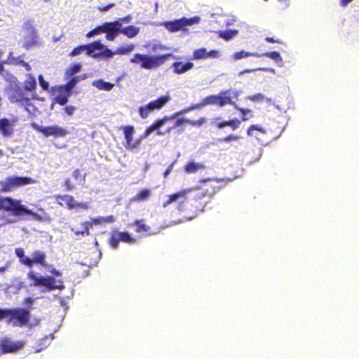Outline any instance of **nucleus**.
Listing matches in <instances>:
<instances>
[{
	"instance_id": "nucleus-1",
	"label": "nucleus",
	"mask_w": 359,
	"mask_h": 359,
	"mask_svg": "<svg viewBox=\"0 0 359 359\" xmlns=\"http://www.w3.org/2000/svg\"><path fill=\"white\" fill-rule=\"evenodd\" d=\"M241 92L238 90L228 89L222 90L218 95H211L205 97L201 103L191 105L189 110L196 109L206 105H217L222 107L226 104H230L236 107V102L238 100Z\"/></svg>"
},
{
	"instance_id": "nucleus-2",
	"label": "nucleus",
	"mask_w": 359,
	"mask_h": 359,
	"mask_svg": "<svg viewBox=\"0 0 359 359\" xmlns=\"http://www.w3.org/2000/svg\"><path fill=\"white\" fill-rule=\"evenodd\" d=\"M31 312L29 309L16 307L0 308V320H6L13 327H24L29 325Z\"/></svg>"
},
{
	"instance_id": "nucleus-3",
	"label": "nucleus",
	"mask_w": 359,
	"mask_h": 359,
	"mask_svg": "<svg viewBox=\"0 0 359 359\" xmlns=\"http://www.w3.org/2000/svg\"><path fill=\"white\" fill-rule=\"evenodd\" d=\"M0 210L11 212L15 217L29 215L36 220L41 219V217L36 212L22 205L20 200L10 196L0 198Z\"/></svg>"
},
{
	"instance_id": "nucleus-4",
	"label": "nucleus",
	"mask_w": 359,
	"mask_h": 359,
	"mask_svg": "<svg viewBox=\"0 0 359 359\" xmlns=\"http://www.w3.org/2000/svg\"><path fill=\"white\" fill-rule=\"evenodd\" d=\"M169 58L177 59L176 56L172 53L154 55L135 53L133 57L130 59V62L135 64H140L142 69H153L164 64Z\"/></svg>"
},
{
	"instance_id": "nucleus-5",
	"label": "nucleus",
	"mask_w": 359,
	"mask_h": 359,
	"mask_svg": "<svg viewBox=\"0 0 359 359\" xmlns=\"http://www.w3.org/2000/svg\"><path fill=\"white\" fill-rule=\"evenodd\" d=\"M34 182L35 180L31 177L10 176L4 180L0 181V191L1 192H11L16 188L34 184Z\"/></svg>"
},
{
	"instance_id": "nucleus-6",
	"label": "nucleus",
	"mask_w": 359,
	"mask_h": 359,
	"mask_svg": "<svg viewBox=\"0 0 359 359\" xmlns=\"http://www.w3.org/2000/svg\"><path fill=\"white\" fill-rule=\"evenodd\" d=\"M170 100V95L169 94H166L158 97L155 100L149 102L145 105L140 106L138 108V112L140 117L143 119L147 118L150 114L155 111L161 109Z\"/></svg>"
},
{
	"instance_id": "nucleus-7",
	"label": "nucleus",
	"mask_w": 359,
	"mask_h": 359,
	"mask_svg": "<svg viewBox=\"0 0 359 359\" xmlns=\"http://www.w3.org/2000/svg\"><path fill=\"white\" fill-rule=\"evenodd\" d=\"M115 222V217L113 215L107 217H97L92 218L90 222H83L81 223L82 230L72 229V231L76 236H86L90 235L89 229L93 225H103L105 224H111Z\"/></svg>"
},
{
	"instance_id": "nucleus-8",
	"label": "nucleus",
	"mask_w": 359,
	"mask_h": 359,
	"mask_svg": "<svg viewBox=\"0 0 359 359\" xmlns=\"http://www.w3.org/2000/svg\"><path fill=\"white\" fill-rule=\"evenodd\" d=\"M31 127L44 137H53L55 138L64 137L68 134V130L57 125L41 126L36 123H32Z\"/></svg>"
},
{
	"instance_id": "nucleus-9",
	"label": "nucleus",
	"mask_w": 359,
	"mask_h": 359,
	"mask_svg": "<svg viewBox=\"0 0 359 359\" xmlns=\"http://www.w3.org/2000/svg\"><path fill=\"white\" fill-rule=\"evenodd\" d=\"M23 29L26 32V34L23 36L22 47L26 50H29L34 46H38L40 42V38L37 30L30 21L25 22Z\"/></svg>"
},
{
	"instance_id": "nucleus-10",
	"label": "nucleus",
	"mask_w": 359,
	"mask_h": 359,
	"mask_svg": "<svg viewBox=\"0 0 359 359\" xmlns=\"http://www.w3.org/2000/svg\"><path fill=\"white\" fill-rule=\"evenodd\" d=\"M200 18L198 16L192 17L190 18H182L172 21H165L163 25L170 32H175L181 29H184L185 27L191 26L199 22Z\"/></svg>"
},
{
	"instance_id": "nucleus-11",
	"label": "nucleus",
	"mask_w": 359,
	"mask_h": 359,
	"mask_svg": "<svg viewBox=\"0 0 359 359\" xmlns=\"http://www.w3.org/2000/svg\"><path fill=\"white\" fill-rule=\"evenodd\" d=\"M8 100L12 103L25 104L29 101L20 83H11L6 89Z\"/></svg>"
},
{
	"instance_id": "nucleus-12",
	"label": "nucleus",
	"mask_w": 359,
	"mask_h": 359,
	"mask_svg": "<svg viewBox=\"0 0 359 359\" xmlns=\"http://www.w3.org/2000/svg\"><path fill=\"white\" fill-rule=\"evenodd\" d=\"M25 345L23 340L13 341L11 338L4 337L0 339V354L14 353L22 349Z\"/></svg>"
},
{
	"instance_id": "nucleus-13",
	"label": "nucleus",
	"mask_w": 359,
	"mask_h": 359,
	"mask_svg": "<svg viewBox=\"0 0 359 359\" xmlns=\"http://www.w3.org/2000/svg\"><path fill=\"white\" fill-rule=\"evenodd\" d=\"M177 116V114H174L172 116H165L162 118L157 119L156 121H154L151 125H150L149 127L146 128L143 134L142 135V137L140 138H146L148 136L151 135V133L156 130V134L158 135H163L165 134V133H163L159 130V128L165 125V123L172 121L173 119L175 118Z\"/></svg>"
},
{
	"instance_id": "nucleus-14",
	"label": "nucleus",
	"mask_w": 359,
	"mask_h": 359,
	"mask_svg": "<svg viewBox=\"0 0 359 359\" xmlns=\"http://www.w3.org/2000/svg\"><path fill=\"white\" fill-rule=\"evenodd\" d=\"M123 132L125 138L124 147L128 150L137 149L141 144L142 138L133 141L135 128L133 126H126L123 127Z\"/></svg>"
},
{
	"instance_id": "nucleus-15",
	"label": "nucleus",
	"mask_w": 359,
	"mask_h": 359,
	"mask_svg": "<svg viewBox=\"0 0 359 359\" xmlns=\"http://www.w3.org/2000/svg\"><path fill=\"white\" fill-rule=\"evenodd\" d=\"M122 26L120 20H115L111 22H105L102 25V33H106V39L113 41L116 36L121 33L120 27Z\"/></svg>"
},
{
	"instance_id": "nucleus-16",
	"label": "nucleus",
	"mask_w": 359,
	"mask_h": 359,
	"mask_svg": "<svg viewBox=\"0 0 359 359\" xmlns=\"http://www.w3.org/2000/svg\"><path fill=\"white\" fill-rule=\"evenodd\" d=\"M17 118L0 119V133L4 137H11L14 132V126L17 122Z\"/></svg>"
},
{
	"instance_id": "nucleus-17",
	"label": "nucleus",
	"mask_w": 359,
	"mask_h": 359,
	"mask_svg": "<svg viewBox=\"0 0 359 359\" xmlns=\"http://www.w3.org/2000/svg\"><path fill=\"white\" fill-rule=\"evenodd\" d=\"M56 198L64 201L69 210L73 208L87 210L88 208V205L86 203H78L74 200V197L70 195H57L56 196Z\"/></svg>"
},
{
	"instance_id": "nucleus-18",
	"label": "nucleus",
	"mask_w": 359,
	"mask_h": 359,
	"mask_svg": "<svg viewBox=\"0 0 359 359\" xmlns=\"http://www.w3.org/2000/svg\"><path fill=\"white\" fill-rule=\"evenodd\" d=\"M215 187L211 184H204L196 193L194 198L196 201L202 200L203 198H211L215 194Z\"/></svg>"
},
{
	"instance_id": "nucleus-19",
	"label": "nucleus",
	"mask_w": 359,
	"mask_h": 359,
	"mask_svg": "<svg viewBox=\"0 0 359 359\" xmlns=\"http://www.w3.org/2000/svg\"><path fill=\"white\" fill-rule=\"evenodd\" d=\"M46 254L39 250H34L32 253V258H29V262L27 263V267L32 268L34 264H39L42 266H46L47 263L46 261Z\"/></svg>"
},
{
	"instance_id": "nucleus-20",
	"label": "nucleus",
	"mask_w": 359,
	"mask_h": 359,
	"mask_svg": "<svg viewBox=\"0 0 359 359\" xmlns=\"http://www.w3.org/2000/svg\"><path fill=\"white\" fill-rule=\"evenodd\" d=\"M213 123L215 126L219 129L229 126L232 130H236L240 127L241 121L238 118H233L229 121H220L219 117H216Z\"/></svg>"
},
{
	"instance_id": "nucleus-21",
	"label": "nucleus",
	"mask_w": 359,
	"mask_h": 359,
	"mask_svg": "<svg viewBox=\"0 0 359 359\" xmlns=\"http://www.w3.org/2000/svg\"><path fill=\"white\" fill-rule=\"evenodd\" d=\"M187 194V191L184 189L169 195L168 198L163 203V207L167 208L170 204L176 201H180L182 203H184Z\"/></svg>"
},
{
	"instance_id": "nucleus-22",
	"label": "nucleus",
	"mask_w": 359,
	"mask_h": 359,
	"mask_svg": "<svg viewBox=\"0 0 359 359\" xmlns=\"http://www.w3.org/2000/svg\"><path fill=\"white\" fill-rule=\"evenodd\" d=\"M27 278L32 280V286L34 287H43L47 291V281L46 276H37L34 271H29L27 273Z\"/></svg>"
},
{
	"instance_id": "nucleus-23",
	"label": "nucleus",
	"mask_w": 359,
	"mask_h": 359,
	"mask_svg": "<svg viewBox=\"0 0 359 359\" xmlns=\"http://www.w3.org/2000/svg\"><path fill=\"white\" fill-rule=\"evenodd\" d=\"M172 67L174 73L177 74H182L192 69L194 67V65L192 62L190 61L186 62L184 63L182 62H175Z\"/></svg>"
},
{
	"instance_id": "nucleus-24",
	"label": "nucleus",
	"mask_w": 359,
	"mask_h": 359,
	"mask_svg": "<svg viewBox=\"0 0 359 359\" xmlns=\"http://www.w3.org/2000/svg\"><path fill=\"white\" fill-rule=\"evenodd\" d=\"M104 48V45L102 44L100 41H94L86 45V50L87 54L94 58L100 56V53H95V50H103Z\"/></svg>"
},
{
	"instance_id": "nucleus-25",
	"label": "nucleus",
	"mask_w": 359,
	"mask_h": 359,
	"mask_svg": "<svg viewBox=\"0 0 359 359\" xmlns=\"http://www.w3.org/2000/svg\"><path fill=\"white\" fill-rule=\"evenodd\" d=\"M152 192L149 189L140 190L131 199L132 202H142L147 201L151 196Z\"/></svg>"
},
{
	"instance_id": "nucleus-26",
	"label": "nucleus",
	"mask_w": 359,
	"mask_h": 359,
	"mask_svg": "<svg viewBox=\"0 0 359 359\" xmlns=\"http://www.w3.org/2000/svg\"><path fill=\"white\" fill-rule=\"evenodd\" d=\"M47 281V291H52L54 290H62L65 286L62 281H57L53 276H46Z\"/></svg>"
},
{
	"instance_id": "nucleus-27",
	"label": "nucleus",
	"mask_w": 359,
	"mask_h": 359,
	"mask_svg": "<svg viewBox=\"0 0 359 359\" xmlns=\"http://www.w3.org/2000/svg\"><path fill=\"white\" fill-rule=\"evenodd\" d=\"M36 88V82L34 76L30 74H28L26 76V79L24 81L23 84V90L32 92Z\"/></svg>"
},
{
	"instance_id": "nucleus-28",
	"label": "nucleus",
	"mask_w": 359,
	"mask_h": 359,
	"mask_svg": "<svg viewBox=\"0 0 359 359\" xmlns=\"http://www.w3.org/2000/svg\"><path fill=\"white\" fill-rule=\"evenodd\" d=\"M120 32L128 38H133L138 34L140 29L133 25H128L125 27H122L121 26L120 27Z\"/></svg>"
},
{
	"instance_id": "nucleus-29",
	"label": "nucleus",
	"mask_w": 359,
	"mask_h": 359,
	"mask_svg": "<svg viewBox=\"0 0 359 359\" xmlns=\"http://www.w3.org/2000/svg\"><path fill=\"white\" fill-rule=\"evenodd\" d=\"M250 56L260 57L261 55H260V53H258L257 52H247L244 50H241L240 51L235 52L232 55L231 57L233 60H238L242 58H245V57H250Z\"/></svg>"
},
{
	"instance_id": "nucleus-30",
	"label": "nucleus",
	"mask_w": 359,
	"mask_h": 359,
	"mask_svg": "<svg viewBox=\"0 0 359 359\" xmlns=\"http://www.w3.org/2000/svg\"><path fill=\"white\" fill-rule=\"evenodd\" d=\"M205 166L202 163L191 161L187 163L184 168V170L187 173H195L199 170H202Z\"/></svg>"
},
{
	"instance_id": "nucleus-31",
	"label": "nucleus",
	"mask_w": 359,
	"mask_h": 359,
	"mask_svg": "<svg viewBox=\"0 0 359 359\" xmlns=\"http://www.w3.org/2000/svg\"><path fill=\"white\" fill-rule=\"evenodd\" d=\"M238 30L237 29H229L222 31L219 30L217 32L219 37L224 39L225 41L231 40L234 36L237 35Z\"/></svg>"
},
{
	"instance_id": "nucleus-32",
	"label": "nucleus",
	"mask_w": 359,
	"mask_h": 359,
	"mask_svg": "<svg viewBox=\"0 0 359 359\" xmlns=\"http://www.w3.org/2000/svg\"><path fill=\"white\" fill-rule=\"evenodd\" d=\"M94 86L99 90L109 91L113 88L114 84L103 80H98L94 82Z\"/></svg>"
},
{
	"instance_id": "nucleus-33",
	"label": "nucleus",
	"mask_w": 359,
	"mask_h": 359,
	"mask_svg": "<svg viewBox=\"0 0 359 359\" xmlns=\"http://www.w3.org/2000/svg\"><path fill=\"white\" fill-rule=\"evenodd\" d=\"M79 76H74L65 85L60 86V88L61 89V90H65V92L69 93L79 81Z\"/></svg>"
},
{
	"instance_id": "nucleus-34",
	"label": "nucleus",
	"mask_w": 359,
	"mask_h": 359,
	"mask_svg": "<svg viewBox=\"0 0 359 359\" xmlns=\"http://www.w3.org/2000/svg\"><path fill=\"white\" fill-rule=\"evenodd\" d=\"M135 48L134 44L121 46L116 48V55H127L131 53Z\"/></svg>"
},
{
	"instance_id": "nucleus-35",
	"label": "nucleus",
	"mask_w": 359,
	"mask_h": 359,
	"mask_svg": "<svg viewBox=\"0 0 359 359\" xmlns=\"http://www.w3.org/2000/svg\"><path fill=\"white\" fill-rule=\"evenodd\" d=\"M241 114V121H247L253 117V112L250 109L240 108L236 105L235 107Z\"/></svg>"
},
{
	"instance_id": "nucleus-36",
	"label": "nucleus",
	"mask_w": 359,
	"mask_h": 359,
	"mask_svg": "<svg viewBox=\"0 0 359 359\" xmlns=\"http://www.w3.org/2000/svg\"><path fill=\"white\" fill-rule=\"evenodd\" d=\"M192 58L194 60H203L208 58L207 50L205 48L196 49L193 52Z\"/></svg>"
},
{
	"instance_id": "nucleus-37",
	"label": "nucleus",
	"mask_w": 359,
	"mask_h": 359,
	"mask_svg": "<svg viewBox=\"0 0 359 359\" xmlns=\"http://www.w3.org/2000/svg\"><path fill=\"white\" fill-rule=\"evenodd\" d=\"M15 252L19 258L20 262L27 266V263L29 262V257L25 256L24 250L22 248H16Z\"/></svg>"
},
{
	"instance_id": "nucleus-38",
	"label": "nucleus",
	"mask_w": 359,
	"mask_h": 359,
	"mask_svg": "<svg viewBox=\"0 0 359 359\" xmlns=\"http://www.w3.org/2000/svg\"><path fill=\"white\" fill-rule=\"evenodd\" d=\"M257 71L269 72H271V73H274L275 72V69L273 68H270V67H258V68H256V69H244L243 71L239 72L238 73V75L241 76H243L244 74L255 72Z\"/></svg>"
},
{
	"instance_id": "nucleus-39",
	"label": "nucleus",
	"mask_w": 359,
	"mask_h": 359,
	"mask_svg": "<svg viewBox=\"0 0 359 359\" xmlns=\"http://www.w3.org/2000/svg\"><path fill=\"white\" fill-rule=\"evenodd\" d=\"M120 239L118 231H113L109 238V243L110 246L115 249L118 246Z\"/></svg>"
},
{
	"instance_id": "nucleus-40",
	"label": "nucleus",
	"mask_w": 359,
	"mask_h": 359,
	"mask_svg": "<svg viewBox=\"0 0 359 359\" xmlns=\"http://www.w3.org/2000/svg\"><path fill=\"white\" fill-rule=\"evenodd\" d=\"M134 224L136 226V232H147L150 230V226L145 224L143 220H135Z\"/></svg>"
},
{
	"instance_id": "nucleus-41",
	"label": "nucleus",
	"mask_w": 359,
	"mask_h": 359,
	"mask_svg": "<svg viewBox=\"0 0 359 359\" xmlns=\"http://www.w3.org/2000/svg\"><path fill=\"white\" fill-rule=\"evenodd\" d=\"M184 123H187L188 124V119H186V118H177L174 124L169 127L166 130H165V133H171V131L177 128H179L181 126H182L183 124Z\"/></svg>"
},
{
	"instance_id": "nucleus-42",
	"label": "nucleus",
	"mask_w": 359,
	"mask_h": 359,
	"mask_svg": "<svg viewBox=\"0 0 359 359\" xmlns=\"http://www.w3.org/2000/svg\"><path fill=\"white\" fill-rule=\"evenodd\" d=\"M254 131H257L260 133H266V130L258 125H251L247 130V135L248 136H254Z\"/></svg>"
},
{
	"instance_id": "nucleus-43",
	"label": "nucleus",
	"mask_w": 359,
	"mask_h": 359,
	"mask_svg": "<svg viewBox=\"0 0 359 359\" xmlns=\"http://www.w3.org/2000/svg\"><path fill=\"white\" fill-rule=\"evenodd\" d=\"M11 63L15 65H21L25 68L27 71H30L32 69L29 64L19 57H13L11 60Z\"/></svg>"
},
{
	"instance_id": "nucleus-44",
	"label": "nucleus",
	"mask_w": 359,
	"mask_h": 359,
	"mask_svg": "<svg viewBox=\"0 0 359 359\" xmlns=\"http://www.w3.org/2000/svg\"><path fill=\"white\" fill-rule=\"evenodd\" d=\"M260 55H261V57H262V56L267 57L274 60L276 62L282 61V57H281L280 53L277 51L266 52L264 53H262Z\"/></svg>"
},
{
	"instance_id": "nucleus-45",
	"label": "nucleus",
	"mask_w": 359,
	"mask_h": 359,
	"mask_svg": "<svg viewBox=\"0 0 359 359\" xmlns=\"http://www.w3.org/2000/svg\"><path fill=\"white\" fill-rule=\"evenodd\" d=\"M118 237L120 241H123L128 243H132L135 242V239L131 237V236L128 232H118Z\"/></svg>"
},
{
	"instance_id": "nucleus-46",
	"label": "nucleus",
	"mask_w": 359,
	"mask_h": 359,
	"mask_svg": "<svg viewBox=\"0 0 359 359\" xmlns=\"http://www.w3.org/2000/svg\"><path fill=\"white\" fill-rule=\"evenodd\" d=\"M114 55H116V50L114 51H112L110 49H109L108 48H107L105 46H104V48L103 50H101V52H100V56L102 55L107 58H111Z\"/></svg>"
},
{
	"instance_id": "nucleus-47",
	"label": "nucleus",
	"mask_w": 359,
	"mask_h": 359,
	"mask_svg": "<svg viewBox=\"0 0 359 359\" xmlns=\"http://www.w3.org/2000/svg\"><path fill=\"white\" fill-rule=\"evenodd\" d=\"M248 99L252 102H263L265 97L263 94L259 93L248 97Z\"/></svg>"
},
{
	"instance_id": "nucleus-48",
	"label": "nucleus",
	"mask_w": 359,
	"mask_h": 359,
	"mask_svg": "<svg viewBox=\"0 0 359 359\" xmlns=\"http://www.w3.org/2000/svg\"><path fill=\"white\" fill-rule=\"evenodd\" d=\"M206 122V118L205 117H201L198 120H189L188 124L192 126H201L203 125Z\"/></svg>"
},
{
	"instance_id": "nucleus-49",
	"label": "nucleus",
	"mask_w": 359,
	"mask_h": 359,
	"mask_svg": "<svg viewBox=\"0 0 359 359\" xmlns=\"http://www.w3.org/2000/svg\"><path fill=\"white\" fill-rule=\"evenodd\" d=\"M55 100L56 103L63 106L67 102L68 96L65 95H59L55 97Z\"/></svg>"
},
{
	"instance_id": "nucleus-50",
	"label": "nucleus",
	"mask_w": 359,
	"mask_h": 359,
	"mask_svg": "<svg viewBox=\"0 0 359 359\" xmlns=\"http://www.w3.org/2000/svg\"><path fill=\"white\" fill-rule=\"evenodd\" d=\"M81 66L80 64H74L70 68L67 70V74L69 76H72L74 74L79 72L81 70Z\"/></svg>"
},
{
	"instance_id": "nucleus-51",
	"label": "nucleus",
	"mask_w": 359,
	"mask_h": 359,
	"mask_svg": "<svg viewBox=\"0 0 359 359\" xmlns=\"http://www.w3.org/2000/svg\"><path fill=\"white\" fill-rule=\"evenodd\" d=\"M86 50V45H80L77 47H75L72 52L70 53L69 55L71 56H75L79 55L82 51Z\"/></svg>"
},
{
	"instance_id": "nucleus-52",
	"label": "nucleus",
	"mask_w": 359,
	"mask_h": 359,
	"mask_svg": "<svg viewBox=\"0 0 359 359\" xmlns=\"http://www.w3.org/2000/svg\"><path fill=\"white\" fill-rule=\"evenodd\" d=\"M102 32V25L101 26H97L95 28H94L93 29L90 30L87 34H86V36L87 37H92L94 35H97V34H99L100 33Z\"/></svg>"
},
{
	"instance_id": "nucleus-53",
	"label": "nucleus",
	"mask_w": 359,
	"mask_h": 359,
	"mask_svg": "<svg viewBox=\"0 0 359 359\" xmlns=\"http://www.w3.org/2000/svg\"><path fill=\"white\" fill-rule=\"evenodd\" d=\"M39 84H40L41 87L43 90H46L48 89V87H49L48 82L44 80L42 75L39 76Z\"/></svg>"
},
{
	"instance_id": "nucleus-54",
	"label": "nucleus",
	"mask_w": 359,
	"mask_h": 359,
	"mask_svg": "<svg viewBox=\"0 0 359 359\" xmlns=\"http://www.w3.org/2000/svg\"><path fill=\"white\" fill-rule=\"evenodd\" d=\"M63 187L66 191H71L74 187V184L71 182V180L69 178H67L64 180Z\"/></svg>"
},
{
	"instance_id": "nucleus-55",
	"label": "nucleus",
	"mask_w": 359,
	"mask_h": 359,
	"mask_svg": "<svg viewBox=\"0 0 359 359\" xmlns=\"http://www.w3.org/2000/svg\"><path fill=\"white\" fill-rule=\"evenodd\" d=\"M238 140V136L234 135H229L226 137H224L222 140H221L222 142H229L231 141H236Z\"/></svg>"
},
{
	"instance_id": "nucleus-56",
	"label": "nucleus",
	"mask_w": 359,
	"mask_h": 359,
	"mask_svg": "<svg viewBox=\"0 0 359 359\" xmlns=\"http://www.w3.org/2000/svg\"><path fill=\"white\" fill-rule=\"evenodd\" d=\"M208 57L217 58L220 56V53L218 50H211L210 51H207Z\"/></svg>"
},
{
	"instance_id": "nucleus-57",
	"label": "nucleus",
	"mask_w": 359,
	"mask_h": 359,
	"mask_svg": "<svg viewBox=\"0 0 359 359\" xmlns=\"http://www.w3.org/2000/svg\"><path fill=\"white\" fill-rule=\"evenodd\" d=\"M114 6H115V4L114 3H111V4H109L106 5V6H99L97 8V9H98V11H100L101 12H104V11H108L111 8L114 7Z\"/></svg>"
},
{
	"instance_id": "nucleus-58",
	"label": "nucleus",
	"mask_w": 359,
	"mask_h": 359,
	"mask_svg": "<svg viewBox=\"0 0 359 359\" xmlns=\"http://www.w3.org/2000/svg\"><path fill=\"white\" fill-rule=\"evenodd\" d=\"M76 110V107L74 106H67L65 108V111L67 113V115L71 116L72 115Z\"/></svg>"
},
{
	"instance_id": "nucleus-59",
	"label": "nucleus",
	"mask_w": 359,
	"mask_h": 359,
	"mask_svg": "<svg viewBox=\"0 0 359 359\" xmlns=\"http://www.w3.org/2000/svg\"><path fill=\"white\" fill-rule=\"evenodd\" d=\"M265 40L269 43H283L282 40H280V39H275L273 37L267 36L265 38Z\"/></svg>"
},
{
	"instance_id": "nucleus-60",
	"label": "nucleus",
	"mask_w": 359,
	"mask_h": 359,
	"mask_svg": "<svg viewBox=\"0 0 359 359\" xmlns=\"http://www.w3.org/2000/svg\"><path fill=\"white\" fill-rule=\"evenodd\" d=\"M16 281H17L16 287L18 290H20V289L25 288L26 287L24 281L20 280V279H16Z\"/></svg>"
},
{
	"instance_id": "nucleus-61",
	"label": "nucleus",
	"mask_w": 359,
	"mask_h": 359,
	"mask_svg": "<svg viewBox=\"0 0 359 359\" xmlns=\"http://www.w3.org/2000/svg\"><path fill=\"white\" fill-rule=\"evenodd\" d=\"M72 175L75 179H78L81 177V172L80 170L76 169L74 170Z\"/></svg>"
},
{
	"instance_id": "nucleus-62",
	"label": "nucleus",
	"mask_w": 359,
	"mask_h": 359,
	"mask_svg": "<svg viewBox=\"0 0 359 359\" xmlns=\"http://www.w3.org/2000/svg\"><path fill=\"white\" fill-rule=\"evenodd\" d=\"M173 168V163H171L164 172V177H166L172 171Z\"/></svg>"
},
{
	"instance_id": "nucleus-63",
	"label": "nucleus",
	"mask_w": 359,
	"mask_h": 359,
	"mask_svg": "<svg viewBox=\"0 0 359 359\" xmlns=\"http://www.w3.org/2000/svg\"><path fill=\"white\" fill-rule=\"evenodd\" d=\"M9 268V264L6 263L4 266H0V273H4Z\"/></svg>"
},
{
	"instance_id": "nucleus-64",
	"label": "nucleus",
	"mask_w": 359,
	"mask_h": 359,
	"mask_svg": "<svg viewBox=\"0 0 359 359\" xmlns=\"http://www.w3.org/2000/svg\"><path fill=\"white\" fill-rule=\"evenodd\" d=\"M131 20V17L130 15H128V16H126L123 18H119L118 20H120V22H129Z\"/></svg>"
}]
</instances>
